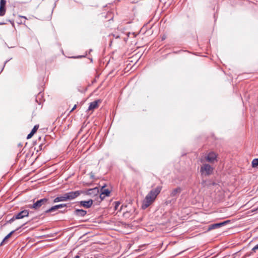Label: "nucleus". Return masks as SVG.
Returning <instances> with one entry per match:
<instances>
[{
    "label": "nucleus",
    "instance_id": "nucleus-28",
    "mask_svg": "<svg viewBox=\"0 0 258 258\" xmlns=\"http://www.w3.org/2000/svg\"><path fill=\"white\" fill-rule=\"evenodd\" d=\"M42 147H43V145L42 144L39 145V149L40 150H42Z\"/></svg>",
    "mask_w": 258,
    "mask_h": 258
},
{
    "label": "nucleus",
    "instance_id": "nucleus-10",
    "mask_svg": "<svg viewBox=\"0 0 258 258\" xmlns=\"http://www.w3.org/2000/svg\"><path fill=\"white\" fill-rule=\"evenodd\" d=\"M101 102L100 99H98L93 101L90 103L88 110H93L94 109L98 108V104Z\"/></svg>",
    "mask_w": 258,
    "mask_h": 258
},
{
    "label": "nucleus",
    "instance_id": "nucleus-30",
    "mask_svg": "<svg viewBox=\"0 0 258 258\" xmlns=\"http://www.w3.org/2000/svg\"><path fill=\"white\" fill-rule=\"evenodd\" d=\"M21 17L26 19V18L25 16H21Z\"/></svg>",
    "mask_w": 258,
    "mask_h": 258
},
{
    "label": "nucleus",
    "instance_id": "nucleus-29",
    "mask_svg": "<svg viewBox=\"0 0 258 258\" xmlns=\"http://www.w3.org/2000/svg\"><path fill=\"white\" fill-rule=\"evenodd\" d=\"M74 258H80V256L79 255H77Z\"/></svg>",
    "mask_w": 258,
    "mask_h": 258
},
{
    "label": "nucleus",
    "instance_id": "nucleus-26",
    "mask_svg": "<svg viewBox=\"0 0 258 258\" xmlns=\"http://www.w3.org/2000/svg\"><path fill=\"white\" fill-rule=\"evenodd\" d=\"M229 222V221L227 220V221H224V222H221V223L222 224V225L224 226V225H226L227 223H228Z\"/></svg>",
    "mask_w": 258,
    "mask_h": 258
},
{
    "label": "nucleus",
    "instance_id": "nucleus-18",
    "mask_svg": "<svg viewBox=\"0 0 258 258\" xmlns=\"http://www.w3.org/2000/svg\"><path fill=\"white\" fill-rule=\"evenodd\" d=\"M98 188L97 187H95L94 188H91V189H88L87 192H86V194L87 195H91V194H94L95 195L97 192H98Z\"/></svg>",
    "mask_w": 258,
    "mask_h": 258
},
{
    "label": "nucleus",
    "instance_id": "nucleus-33",
    "mask_svg": "<svg viewBox=\"0 0 258 258\" xmlns=\"http://www.w3.org/2000/svg\"><path fill=\"white\" fill-rule=\"evenodd\" d=\"M160 3L159 4V5H161V1H160Z\"/></svg>",
    "mask_w": 258,
    "mask_h": 258
},
{
    "label": "nucleus",
    "instance_id": "nucleus-27",
    "mask_svg": "<svg viewBox=\"0 0 258 258\" xmlns=\"http://www.w3.org/2000/svg\"><path fill=\"white\" fill-rule=\"evenodd\" d=\"M76 107H77V105H75L70 112H72V111H73L76 108Z\"/></svg>",
    "mask_w": 258,
    "mask_h": 258
},
{
    "label": "nucleus",
    "instance_id": "nucleus-9",
    "mask_svg": "<svg viewBox=\"0 0 258 258\" xmlns=\"http://www.w3.org/2000/svg\"><path fill=\"white\" fill-rule=\"evenodd\" d=\"M78 203L81 207H83L86 208H89L92 206L93 201L90 199L88 201H81L78 202Z\"/></svg>",
    "mask_w": 258,
    "mask_h": 258
},
{
    "label": "nucleus",
    "instance_id": "nucleus-4",
    "mask_svg": "<svg viewBox=\"0 0 258 258\" xmlns=\"http://www.w3.org/2000/svg\"><path fill=\"white\" fill-rule=\"evenodd\" d=\"M49 201L48 198H43L40 200H37L36 202L34 201L32 205H29V208L30 209H35L36 210H39L42 206L47 204Z\"/></svg>",
    "mask_w": 258,
    "mask_h": 258
},
{
    "label": "nucleus",
    "instance_id": "nucleus-15",
    "mask_svg": "<svg viewBox=\"0 0 258 258\" xmlns=\"http://www.w3.org/2000/svg\"><path fill=\"white\" fill-rule=\"evenodd\" d=\"M181 191V188L180 187H178L176 188L173 189L170 193V196L171 197H174L176 195L179 194Z\"/></svg>",
    "mask_w": 258,
    "mask_h": 258
},
{
    "label": "nucleus",
    "instance_id": "nucleus-6",
    "mask_svg": "<svg viewBox=\"0 0 258 258\" xmlns=\"http://www.w3.org/2000/svg\"><path fill=\"white\" fill-rule=\"evenodd\" d=\"M83 192L82 190L72 191L65 193V196L68 201H71L75 199Z\"/></svg>",
    "mask_w": 258,
    "mask_h": 258
},
{
    "label": "nucleus",
    "instance_id": "nucleus-31",
    "mask_svg": "<svg viewBox=\"0 0 258 258\" xmlns=\"http://www.w3.org/2000/svg\"><path fill=\"white\" fill-rule=\"evenodd\" d=\"M65 212H66V211H65V210H64V211H61V213H64Z\"/></svg>",
    "mask_w": 258,
    "mask_h": 258
},
{
    "label": "nucleus",
    "instance_id": "nucleus-2",
    "mask_svg": "<svg viewBox=\"0 0 258 258\" xmlns=\"http://www.w3.org/2000/svg\"><path fill=\"white\" fill-rule=\"evenodd\" d=\"M214 168L209 164L204 163L201 166L200 173L202 175L209 176L213 173Z\"/></svg>",
    "mask_w": 258,
    "mask_h": 258
},
{
    "label": "nucleus",
    "instance_id": "nucleus-7",
    "mask_svg": "<svg viewBox=\"0 0 258 258\" xmlns=\"http://www.w3.org/2000/svg\"><path fill=\"white\" fill-rule=\"evenodd\" d=\"M127 207L126 206H122L120 208V211H123V216L124 218L127 219L130 218L133 215V213L135 212V209L134 208L130 209V210H125V209Z\"/></svg>",
    "mask_w": 258,
    "mask_h": 258
},
{
    "label": "nucleus",
    "instance_id": "nucleus-21",
    "mask_svg": "<svg viewBox=\"0 0 258 258\" xmlns=\"http://www.w3.org/2000/svg\"><path fill=\"white\" fill-rule=\"evenodd\" d=\"M38 128H39L38 124L34 125V127L32 130L31 132L33 134H34L36 132V131H37Z\"/></svg>",
    "mask_w": 258,
    "mask_h": 258
},
{
    "label": "nucleus",
    "instance_id": "nucleus-1",
    "mask_svg": "<svg viewBox=\"0 0 258 258\" xmlns=\"http://www.w3.org/2000/svg\"><path fill=\"white\" fill-rule=\"evenodd\" d=\"M162 188V186H158L155 189L150 191L143 202L142 207L143 209L147 208L154 202L157 196L160 193Z\"/></svg>",
    "mask_w": 258,
    "mask_h": 258
},
{
    "label": "nucleus",
    "instance_id": "nucleus-20",
    "mask_svg": "<svg viewBox=\"0 0 258 258\" xmlns=\"http://www.w3.org/2000/svg\"><path fill=\"white\" fill-rule=\"evenodd\" d=\"M252 167H256L258 166V158L254 159L252 161Z\"/></svg>",
    "mask_w": 258,
    "mask_h": 258
},
{
    "label": "nucleus",
    "instance_id": "nucleus-11",
    "mask_svg": "<svg viewBox=\"0 0 258 258\" xmlns=\"http://www.w3.org/2000/svg\"><path fill=\"white\" fill-rule=\"evenodd\" d=\"M15 218L17 219H22L24 217H28L29 216V211L28 210H23L15 214Z\"/></svg>",
    "mask_w": 258,
    "mask_h": 258
},
{
    "label": "nucleus",
    "instance_id": "nucleus-23",
    "mask_svg": "<svg viewBox=\"0 0 258 258\" xmlns=\"http://www.w3.org/2000/svg\"><path fill=\"white\" fill-rule=\"evenodd\" d=\"M119 205H120V203L119 202H115L114 208L115 210H116L117 209V207L119 206Z\"/></svg>",
    "mask_w": 258,
    "mask_h": 258
},
{
    "label": "nucleus",
    "instance_id": "nucleus-13",
    "mask_svg": "<svg viewBox=\"0 0 258 258\" xmlns=\"http://www.w3.org/2000/svg\"><path fill=\"white\" fill-rule=\"evenodd\" d=\"M74 214L78 217H83L87 214V211L83 209H76Z\"/></svg>",
    "mask_w": 258,
    "mask_h": 258
},
{
    "label": "nucleus",
    "instance_id": "nucleus-16",
    "mask_svg": "<svg viewBox=\"0 0 258 258\" xmlns=\"http://www.w3.org/2000/svg\"><path fill=\"white\" fill-rule=\"evenodd\" d=\"M21 228V227L18 228L17 229L15 230H13L12 231H11L10 233H9L4 238V239L3 240V241H2V242L0 244V246H2V245H3L4 243L9 238L11 237V236L17 230H19V229Z\"/></svg>",
    "mask_w": 258,
    "mask_h": 258
},
{
    "label": "nucleus",
    "instance_id": "nucleus-14",
    "mask_svg": "<svg viewBox=\"0 0 258 258\" xmlns=\"http://www.w3.org/2000/svg\"><path fill=\"white\" fill-rule=\"evenodd\" d=\"M68 201L67 199L66 198V196H65V194L63 195H58L57 197H56L53 200V203H58L61 202H66Z\"/></svg>",
    "mask_w": 258,
    "mask_h": 258
},
{
    "label": "nucleus",
    "instance_id": "nucleus-12",
    "mask_svg": "<svg viewBox=\"0 0 258 258\" xmlns=\"http://www.w3.org/2000/svg\"><path fill=\"white\" fill-rule=\"evenodd\" d=\"M101 194L100 195V198L101 199H104L105 197H108L109 196L110 193V190L108 189H106L104 186H103L101 189Z\"/></svg>",
    "mask_w": 258,
    "mask_h": 258
},
{
    "label": "nucleus",
    "instance_id": "nucleus-19",
    "mask_svg": "<svg viewBox=\"0 0 258 258\" xmlns=\"http://www.w3.org/2000/svg\"><path fill=\"white\" fill-rule=\"evenodd\" d=\"M104 18L105 19L108 18V20H111L113 19V15L111 12H108Z\"/></svg>",
    "mask_w": 258,
    "mask_h": 258
},
{
    "label": "nucleus",
    "instance_id": "nucleus-25",
    "mask_svg": "<svg viewBox=\"0 0 258 258\" xmlns=\"http://www.w3.org/2000/svg\"><path fill=\"white\" fill-rule=\"evenodd\" d=\"M33 134L31 132H30V133L27 136V139H30L32 138V137L33 136Z\"/></svg>",
    "mask_w": 258,
    "mask_h": 258
},
{
    "label": "nucleus",
    "instance_id": "nucleus-3",
    "mask_svg": "<svg viewBox=\"0 0 258 258\" xmlns=\"http://www.w3.org/2000/svg\"><path fill=\"white\" fill-rule=\"evenodd\" d=\"M218 154L213 151H211L204 156V159H201V162L204 161L208 162L210 163H214L217 161Z\"/></svg>",
    "mask_w": 258,
    "mask_h": 258
},
{
    "label": "nucleus",
    "instance_id": "nucleus-32",
    "mask_svg": "<svg viewBox=\"0 0 258 258\" xmlns=\"http://www.w3.org/2000/svg\"><path fill=\"white\" fill-rule=\"evenodd\" d=\"M25 224H27V222H25V224H24L23 225H22L21 226H20V227H21V228L23 225H24Z\"/></svg>",
    "mask_w": 258,
    "mask_h": 258
},
{
    "label": "nucleus",
    "instance_id": "nucleus-24",
    "mask_svg": "<svg viewBox=\"0 0 258 258\" xmlns=\"http://www.w3.org/2000/svg\"><path fill=\"white\" fill-rule=\"evenodd\" d=\"M17 219V218H15V215H14L9 221V222L10 223H12V222H13L14 221H15V220Z\"/></svg>",
    "mask_w": 258,
    "mask_h": 258
},
{
    "label": "nucleus",
    "instance_id": "nucleus-22",
    "mask_svg": "<svg viewBox=\"0 0 258 258\" xmlns=\"http://www.w3.org/2000/svg\"><path fill=\"white\" fill-rule=\"evenodd\" d=\"M257 250H258V243L252 248L250 253L252 254L253 252H256Z\"/></svg>",
    "mask_w": 258,
    "mask_h": 258
},
{
    "label": "nucleus",
    "instance_id": "nucleus-17",
    "mask_svg": "<svg viewBox=\"0 0 258 258\" xmlns=\"http://www.w3.org/2000/svg\"><path fill=\"white\" fill-rule=\"evenodd\" d=\"M221 226H222L221 223L213 224H212L209 226L208 230H210L218 228Z\"/></svg>",
    "mask_w": 258,
    "mask_h": 258
},
{
    "label": "nucleus",
    "instance_id": "nucleus-8",
    "mask_svg": "<svg viewBox=\"0 0 258 258\" xmlns=\"http://www.w3.org/2000/svg\"><path fill=\"white\" fill-rule=\"evenodd\" d=\"M67 206L66 204H61L59 205H56L54 206L51 207V208H49L48 209L45 210L43 214H46L49 213H51L55 211L56 210L61 209L63 207H66Z\"/></svg>",
    "mask_w": 258,
    "mask_h": 258
},
{
    "label": "nucleus",
    "instance_id": "nucleus-5",
    "mask_svg": "<svg viewBox=\"0 0 258 258\" xmlns=\"http://www.w3.org/2000/svg\"><path fill=\"white\" fill-rule=\"evenodd\" d=\"M6 2L7 1H0V25L7 24L4 20H1V17H3L6 12Z\"/></svg>",
    "mask_w": 258,
    "mask_h": 258
}]
</instances>
